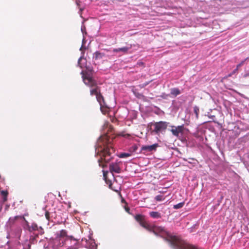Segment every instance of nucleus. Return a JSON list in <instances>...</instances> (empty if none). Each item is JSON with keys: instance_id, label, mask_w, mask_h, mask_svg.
Wrapping results in <instances>:
<instances>
[{"instance_id": "nucleus-1", "label": "nucleus", "mask_w": 249, "mask_h": 249, "mask_svg": "<svg viewBox=\"0 0 249 249\" xmlns=\"http://www.w3.org/2000/svg\"><path fill=\"white\" fill-rule=\"evenodd\" d=\"M112 151L114 150L112 147L109 139L107 135L101 136L98 139L95 145V154L101 156L100 159L98 160L99 165L100 167H104L102 163L104 161L105 163L109 162L112 158L111 156Z\"/></svg>"}, {"instance_id": "nucleus-2", "label": "nucleus", "mask_w": 249, "mask_h": 249, "mask_svg": "<svg viewBox=\"0 0 249 249\" xmlns=\"http://www.w3.org/2000/svg\"><path fill=\"white\" fill-rule=\"evenodd\" d=\"M81 74L82 75V77L84 84L90 87H96L94 89L90 90V94L92 96L95 95L96 97L99 93H100V88L96 86V81L93 78V77L89 73L85 74L83 71H82Z\"/></svg>"}, {"instance_id": "nucleus-3", "label": "nucleus", "mask_w": 249, "mask_h": 249, "mask_svg": "<svg viewBox=\"0 0 249 249\" xmlns=\"http://www.w3.org/2000/svg\"><path fill=\"white\" fill-rule=\"evenodd\" d=\"M55 238L59 240V242L61 241L62 246L64 244L68 245L69 242H73V245L69 246L68 249H76L78 247L77 244V241L75 239H73L71 237H68L67 235V231L66 230H62L58 231L55 233Z\"/></svg>"}, {"instance_id": "nucleus-4", "label": "nucleus", "mask_w": 249, "mask_h": 249, "mask_svg": "<svg viewBox=\"0 0 249 249\" xmlns=\"http://www.w3.org/2000/svg\"><path fill=\"white\" fill-rule=\"evenodd\" d=\"M23 219V227L24 230L28 231L30 232H36L35 235V238L37 237L38 234L42 235L44 233L43 229L41 226H38L35 222H29L24 217Z\"/></svg>"}, {"instance_id": "nucleus-5", "label": "nucleus", "mask_w": 249, "mask_h": 249, "mask_svg": "<svg viewBox=\"0 0 249 249\" xmlns=\"http://www.w3.org/2000/svg\"><path fill=\"white\" fill-rule=\"evenodd\" d=\"M169 124L170 123L169 122L164 121L156 122L154 124L155 126L154 132L156 134L165 133L166 129L169 126Z\"/></svg>"}, {"instance_id": "nucleus-6", "label": "nucleus", "mask_w": 249, "mask_h": 249, "mask_svg": "<svg viewBox=\"0 0 249 249\" xmlns=\"http://www.w3.org/2000/svg\"><path fill=\"white\" fill-rule=\"evenodd\" d=\"M96 100L99 103L100 106V110L101 112L105 114L106 112L107 111L108 107L107 105L104 97L102 95L101 93H99L97 95V96L96 97Z\"/></svg>"}, {"instance_id": "nucleus-7", "label": "nucleus", "mask_w": 249, "mask_h": 249, "mask_svg": "<svg viewBox=\"0 0 249 249\" xmlns=\"http://www.w3.org/2000/svg\"><path fill=\"white\" fill-rule=\"evenodd\" d=\"M158 146V144L154 143L150 145H142L141 147L140 152H152L155 151Z\"/></svg>"}, {"instance_id": "nucleus-8", "label": "nucleus", "mask_w": 249, "mask_h": 249, "mask_svg": "<svg viewBox=\"0 0 249 249\" xmlns=\"http://www.w3.org/2000/svg\"><path fill=\"white\" fill-rule=\"evenodd\" d=\"M110 172L113 174V173H121V168L119 165V163L118 162H112L109 164V167Z\"/></svg>"}, {"instance_id": "nucleus-9", "label": "nucleus", "mask_w": 249, "mask_h": 249, "mask_svg": "<svg viewBox=\"0 0 249 249\" xmlns=\"http://www.w3.org/2000/svg\"><path fill=\"white\" fill-rule=\"evenodd\" d=\"M86 42V40L84 36L83 38L82 39V45L80 48V51H81L82 55L80 57V58L78 59V65L80 67H82V66H81L80 61L83 59H84V50H85L87 49L86 47L85 46Z\"/></svg>"}, {"instance_id": "nucleus-10", "label": "nucleus", "mask_w": 249, "mask_h": 249, "mask_svg": "<svg viewBox=\"0 0 249 249\" xmlns=\"http://www.w3.org/2000/svg\"><path fill=\"white\" fill-rule=\"evenodd\" d=\"M130 49H131V45H129L127 46L113 49L112 52L115 53L122 52L123 53H126Z\"/></svg>"}, {"instance_id": "nucleus-11", "label": "nucleus", "mask_w": 249, "mask_h": 249, "mask_svg": "<svg viewBox=\"0 0 249 249\" xmlns=\"http://www.w3.org/2000/svg\"><path fill=\"white\" fill-rule=\"evenodd\" d=\"M35 239V237H31L29 240H25L22 244L23 249H31V244Z\"/></svg>"}, {"instance_id": "nucleus-12", "label": "nucleus", "mask_w": 249, "mask_h": 249, "mask_svg": "<svg viewBox=\"0 0 249 249\" xmlns=\"http://www.w3.org/2000/svg\"><path fill=\"white\" fill-rule=\"evenodd\" d=\"M105 56L104 53H101L99 51H96L93 54V59L95 60L101 59Z\"/></svg>"}, {"instance_id": "nucleus-13", "label": "nucleus", "mask_w": 249, "mask_h": 249, "mask_svg": "<svg viewBox=\"0 0 249 249\" xmlns=\"http://www.w3.org/2000/svg\"><path fill=\"white\" fill-rule=\"evenodd\" d=\"M181 93L180 90L176 88H172L170 92V97H175Z\"/></svg>"}, {"instance_id": "nucleus-14", "label": "nucleus", "mask_w": 249, "mask_h": 249, "mask_svg": "<svg viewBox=\"0 0 249 249\" xmlns=\"http://www.w3.org/2000/svg\"><path fill=\"white\" fill-rule=\"evenodd\" d=\"M149 214L153 218L158 219L161 217V215L159 212L152 211L150 212Z\"/></svg>"}, {"instance_id": "nucleus-15", "label": "nucleus", "mask_w": 249, "mask_h": 249, "mask_svg": "<svg viewBox=\"0 0 249 249\" xmlns=\"http://www.w3.org/2000/svg\"><path fill=\"white\" fill-rule=\"evenodd\" d=\"M169 126L171 127V129H168V130L171 131L174 136L178 137L179 136V132H178L176 126L174 125H170V124Z\"/></svg>"}, {"instance_id": "nucleus-16", "label": "nucleus", "mask_w": 249, "mask_h": 249, "mask_svg": "<svg viewBox=\"0 0 249 249\" xmlns=\"http://www.w3.org/2000/svg\"><path fill=\"white\" fill-rule=\"evenodd\" d=\"M0 195L2 197V201L5 202L7 200V196L8 192L7 190H2L0 191Z\"/></svg>"}, {"instance_id": "nucleus-17", "label": "nucleus", "mask_w": 249, "mask_h": 249, "mask_svg": "<svg viewBox=\"0 0 249 249\" xmlns=\"http://www.w3.org/2000/svg\"><path fill=\"white\" fill-rule=\"evenodd\" d=\"M138 145L136 144H133L129 148V151L131 153H137Z\"/></svg>"}, {"instance_id": "nucleus-18", "label": "nucleus", "mask_w": 249, "mask_h": 249, "mask_svg": "<svg viewBox=\"0 0 249 249\" xmlns=\"http://www.w3.org/2000/svg\"><path fill=\"white\" fill-rule=\"evenodd\" d=\"M87 248H89L90 249H97V245H96L94 241L93 240H92L90 241L89 245H87Z\"/></svg>"}, {"instance_id": "nucleus-19", "label": "nucleus", "mask_w": 249, "mask_h": 249, "mask_svg": "<svg viewBox=\"0 0 249 249\" xmlns=\"http://www.w3.org/2000/svg\"><path fill=\"white\" fill-rule=\"evenodd\" d=\"M184 205V202H181L177 204L174 205L173 206V208L174 209H179L182 208Z\"/></svg>"}, {"instance_id": "nucleus-20", "label": "nucleus", "mask_w": 249, "mask_h": 249, "mask_svg": "<svg viewBox=\"0 0 249 249\" xmlns=\"http://www.w3.org/2000/svg\"><path fill=\"white\" fill-rule=\"evenodd\" d=\"M131 156V154L129 153H121L119 155L118 157L120 158H126Z\"/></svg>"}, {"instance_id": "nucleus-21", "label": "nucleus", "mask_w": 249, "mask_h": 249, "mask_svg": "<svg viewBox=\"0 0 249 249\" xmlns=\"http://www.w3.org/2000/svg\"><path fill=\"white\" fill-rule=\"evenodd\" d=\"M86 20V19H85L84 18L83 19V21H82V25L81 26V32L83 35V36H84V34H86V27L85 26H84V22H85V21Z\"/></svg>"}, {"instance_id": "nucleus-22", "label": "nucleus", "mask_w": 249, "mask_h": 249, "mask_svg": "<svg viewBox=\"0 0 249 249\" xmlns=\"http://www.w3.org/2000/svg\"><path fill=\"white\" fill-rule=\"evenodd\" d=\"M176 127L178 128V130L179 133H182L183 132V130H184V125L182 124L181 125H178V126H176Z\"/></svg>"}, {"instance_id": "nucleus-23", "label": "nucleus", "mask_w": 249, "mask_h": 249, "mask_svg": "<svg viewBox=\"0 0 249 249\" xmlns=\"http://www.w3.org/2000/svg\"><path fill=\"white\" fill-rule=\"evenodd\" d=\"M164 198L161 195L156 196L155 197V199L157 201H161L163 200Z\"/></svg>"}, {"instance_id": "nucleus-24", "label": "nucleus", "mask_w": 249, "mask_h": 249, "mask_svg": "<svg viewBox=\"0 0 249 249\" xmlns=\"http://www.w3.org/2000/svg\"><path fill=\"white\" fill-rule=\"evenodd\" d=\"M152 81V80L151 81H147V82H145L143 83H142L141 84H140L139 85V87L141 88H145L146 86H147Z\"/></svg>"}, {"instance_id": "nucleus-25", "label": "nucleus", "mask_w": 249, "mask_h": 249, "mask_svg": "<svg viewBox=\"0 0 249 249\" xmlns=\"http://www.w3.org/2000/svg\"><path fill=\"white\" fill-rule=\"evenodd\" d=\"M206 115L209 117V118H210L211 120L209 121V122L213 121V122H215L214 120L215 118V116L214 115H212L209 114V112H208L207 114Z\"/></svg>"}, {"instance_id": "nucleus-26", "label": "nucleus", "mask_w": 249, "mask_h": 249, "mask_svg": "<svg viewBox=\"0 0 249 249\" xmlns=\"http://www.w3.org/2000/svg\"><path fill=\"white\" fill-rule=\"evenodd\" d=\"M194 113H195L196 117L197 118L198 117V112H199V108H198V107H197L196 106L194 107Z\"/></svg>"}, {"instance_id": "nucleus-27", "label": "nucleus", "mask_w": 249, "mask_h": 249, "mask_svg": "<svg viewBox=\"0 0 249 249\" xmlns=\"http://www.w3.org/2000/svg\"><path fill=\"white\" fill-rule=\"evenodd\" d=\"M169 96V95L166 94L165 93H162V94L160 95V97L162 98V99H166L167 97Z\"/></svg>"}, {"instance_id": "nucleus-28", "label": "nucleus", "mask_w": 249, "mask_h": 249, "mask_svg": "<svg viewBox=\"0 0 249 249\" xmlns=\"http://www.w3.org/2000/svg\"><path fill=\"white\" fill-rule=\"evenodd\" d=\"M103 177H104V178H106L107 174H108V172L107 171H105L104 170L103 171Z\"/></svg>"}, {"instance_id": "nucleus-29", "label": "nucleus", "mask_w": 249, "mask_h": 249, "mask_svg": "<svg viewBox=\"0 0 249 249\" xmlns=\"http://www.w3.org/2000/svg\"><path fill=\"white\" fill-rule=\"evenodd\" d=\"M244 61H245V60L243 61L241 63L238 64L237 66V69H238L239 67H241L242 66V65L243 64Z\"/></svg>"}, {"instance_id": "nucleus-30", "label": "nucleus", "mask_w": 249, "mask_h": 249, "mask_svg": "<svg viewBox=\"0 0 249 249\" xmlns=\"http://www.w3.org/2000/svg\"><path fill=\"white\" fill-rule=\"evenodd\" d=\"M249 73H246V74H245V75H244V77H247V76H249Z\"/></svg>"}, {"instance_id": "nucleus-31", "label": "nucleus", "mask_w": 249, "mask_h": 249, "mask_svg": "<svg viewBox=\"0 0 249 249\" xmlns=\"http://www.w3.org/2000/svg\"><path fill=\"white\" fill-rule=\"evenodd\" d=\"M138 64H139V65H143V62H142L139 63H138Z\"/></svg>"}, {"instance_id": "nucleus-32", "label": "nucleus", "mask_w": 249, "mask_h": 249, "mask_svg": "<svg viewBox=\"0 0 249 249\" xmlns=\"http://www.w3.org/2000/svg\"><path fill=\"white\" fill-rule=\"evenodd\" d=\"M125 211H126V212H128V211H129V209L128 208H125Z\"/></svg>"}]
</instances>
